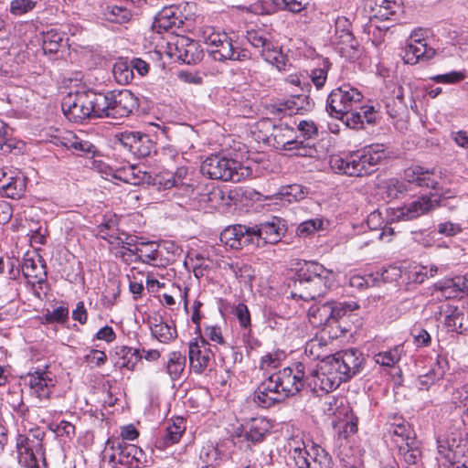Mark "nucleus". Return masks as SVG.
I'll list each match as a JSON object with an SVG mask.
<instances>
[{"mask_svg": "<svg viewBox=\"0 0 468 468\" xmlns=\"http://www.w3.org/2000/svg\"><path fill=\"white\" fill-rule=\"evenodd\" d=\"M305 367L299 362L269 376L254 393V401L267 409L296 395L307 384Z\"/></svg>", "mask_w": 468, "mask_h": 468, "instance_id": "obj_1", "label": "nucleus"}, {"mask_svg": "<svg viewBox=\"0 0 468 468\" xmlns=\"http://www.w3.org/2000/svg\"><path fill=\"white\" fill-rule=\"evenodd\" d=\"M387 155L383 144H370L344 155L331 156L330 166L341 175L364 176L374 172Z\"/></svg>", "mask_w": 468, "mask_h": 468, "instance_id": "obj_2", "label": "nucleus"}, {"mask_svg": "<svg viewBox=\"0 0 468 468\" xmlns=\"http://www.w3.org/2000/svg\"><path fill=\"white\" fill-rule=\"evenodd\" d=\"M297 275L298 291L292 292V296L304 301H314L325 295L335 280L332 270L314 261L304 262Z\"/></svg>", "mask_w": 468, "mask_h": 468, "instance_id": "obj_3", "label": "nucleus"}, {"mask_svg": "<svg viewBox=\"0 0 468 468\" xmlns=\"http://www.w3.org/2000/svg\"><path fill=\"white\" fill-rule=\"evenodd\" d=\"M61 107L69 121L82 122L86 119L101 118L106 104L101 92L86 90L69 93L63 98Z\"/></svg>", "mask_w": 468, "mask_h": 468, "instance_id": "obj_4", "label": "nucleus"}, {"mask_svg": "<svg viewBox=\"0 0 468 468\" xmlns=\"http://www.w3.org/2000/svg\"><path fill=\"white\" fill-rule=\"evenodd\" d=\"M405 179L400 181L398 178H389L382 183L388 198H399L409 191L408 184H415L419 186L437 188L438 181L432 171L425 169L422 166L410 167L405 170Z\"/></svg>", "mask_w": 468, "mask_h": 468, "instance_id": "obj_5", "label": "nucleus"}, {"mask_svg": "<svg viewBox=\"0 0 468 468\" xmlns=\"http://www.w3.org/2000/svg\"><path fill=\"white\" fill-rule=\"evenodd\" d=\"M363 95L349 84H344L331 91L327 98L326 111L330 116L344 120L345 115L357 110Z\"/></svg>", "mask_w": 468, "mask_h": 468, "instance_id": "obj_6", "label": "nucleus"}, {"mask_svg": "<svg viewBox=\"0 0 468 468\" xmlns=\"http://www.w3.org/2000/svg\"><path fill=\"white\" fill-rule=\"evenodd\" d=\"M240 169L234 159L220 154L207 157L200 167L201 173L208 178L232 182H239L243 176Z\"/></svg>", "mask_w": 468, "mask_h": 468, "instance_id": "obj_7", "label": "nucleus"}, {"mask_svg": "<svg viewBox=\"0 0 468 468\" xmlns=\"http://www.w3.org/2000/svg\"><path fill=\"white\" fill-rule=\"evenodd\" d=\"M16 449L19 463L27 468H48L42 437L30 438L24 434L16 437Z\"/></svg>", "mask_w": 468, "mask_h": 468, "instance_id": "obj_8", "label": "nucleus"}, {"mask_svg": "<svg viewBox=\"0 0 468 468\" xmlns=\"http://www.w3.org/2000/svg\"><path fill=\"white\" fill-rule=\"evenodd\" d=\"M202 38L207 45V52L214 60L225 61L241 58L227 33L209 27L203 31Z\"/></svg>", "mask_w": 468, "mask_h": 468, "instance_id": "obj_9", "label": "nucleus"}, {"mask_svg": "<svg viewBox=\"0 0 468 468\" xmlns=\"http://www.w3.org/2000/svg\"><path fill=\"white\" fill-rule=\"evenodd\" d=\"M101 96L106 104L101 118L127 117L138 107L137 98L128 90L101 93Z\"/></svg>", "mask_w": 468, "mask_h": 468, "instance_id": "obj_10", "label": "nucleus"}, {"mask_svg": "<svg viewBox=\"0 0 468 468\" xmlns=\"http://www.w3.org/2000/svg\"><path fill=\"white\" fill-rule=\"evenodd\" d=\"M332 43L342 57L354 59L358 56L359 43L355 37L352 23L346 16H337L335 20V33L331 37Z\"/></svg>", "mask_w": 468, "mask_h": 468, "instance_id": "obj_11", "label": "nucleus"}, {"mask_svg": "<svg viewBox=\"0 0 468 468\" xmlns=\"http://www.w3.org/2000/svg\"><path fill=\"white\" fill-rule=\"evenodd\" d=\"M307 385L315 393L319 391L328 393L337 388L344 379L329 359L320 363L316 369L306 377Z\"/></svg>", "mask_w": 468, "mask_h": 468, "instance_id": "obj_12", "label": "nucleus"}, {"mask_svg": "<svg viewBox=\"0 0 468 468\" xmlns=\"http://www.w3.org/2000/svg\"><path fill=\"white\" fill-rule=\"evenodd\" d=\"M356 303H346L338 302H326L323 304L314 303L308 310V319L314 327H321L331 321L336 322L344 316L346 311L356 309Z\"/></svg>", "mask_w": 468, "mask_h": 468, "instance_id": "obj_13", "label": "nucleus"}, {"mask_svg": "<svg viewBox=\"0 0 468 468\" xmlns=\"http://www.w3.org/2000/svg\"><path fill=\"white\" fill-rule=\"evenodd\" d=\"M250 229L252 245L256 247L278 243L286 231L283 221L278 217L250 227Z\"/></svg>", "mask_w": 468, "mask_h": 468, "instance_id": "obj_14", "label": "nucleus"}, {"mask_svg": "<svg viewBox=\"0 0 468 468\" xmlns=\"http://www.w3.org/2000/svg\"><path fill=\"white\" fill-rule=\"evenodd\" d=\"M332 365L339 371L344 381L349 380L358 374L364 364L363 354L355 348L339 351L328 358Z\"/></svg>", "mask_w": 468, "mask_h": 468, "instance_id": "obj_15", "label": "nucleus"}, {"mask_svg": "<svg viewBox=\"0 0 468 468\" xmlns=\"http://www.w3.org/2000/svg\"><path fill=\"white\" fill-rule=\"evenodd\" d=\"M274 145L278 149L286 151H295V154L300 156L311 155L313 149L294 138V131L287 125L274 126L271 133Z\"/></svg>", "mask_w": 468, "mask_h": 468, "instance_id": "obj_16", "label": "nucleus"}, {"mask_svg": "<svg viewBox=\"0 0 468 468\" xmlns=\"http://www.w3.org/2000/svg\"><path fill=\"white\" fill-rule=\"evenodd\" d=\"M209 344L203 338H194L188 343V356L190 367L196 374H202L212 358Z\"/></svg>", "mask_w": 468, "mask_h": 468, "instance_id": "obj_17", "label": "nucleus"}, {"mask_svg": "<svg viewBox=\"0 0 468 468\" xmlns=\"http://www.w3.org/2000/svg\"><path fill=\"white\" fill-rule=\"evenodd\" d=\"M440 199L437 195L421 196L411 202L405 204L399 209L398 218L404 220H411L424 215L437 207H439Z\"/></svg>", "mask_w": 468, "mask_h": 468, "instance_id": "obj_18", "label": "nucleus"}, {"mask_svg": "<svg viewBox=\"0 0 468 468\" xmlns=\"http://www.w3.org/2000/svg\"><path fill=\"white\" fill-rule=\"evenodd\" d=\"M169 54L186 64H195L199 60L201 53L196 41L186 37H176L174 42H169Z\"/></svg>", "mask_w": 468, "mask_h": 468, "instance_id": "obj_19", "label": "nucleus"}, {"mask_svg": "<svg viewBox=\"0 0 468 468\" xmlns=\"http://www.w3.org/2000/svg\"><path fill=\"white\" fill-rule=\"evenodd\" d=\"M25 384L29 387L30 394L39 400H48L55 386L53 378L45 371L28 373Z\"/></svg>", "mask_w": 468, "mask_h": 468, "instance_id": "obj_20", "label": "nucleus"}, {"mask_svg": "<svg viewBox=\"0 0 468 468\" xmlns=\"http://www.w3.org/2000/svg\"><path fill=\"white\" fill-rule=\"evenodd\" d=\"M241 432L237 433L238 437H243L247 442L255 445L264 441L270 433L271 424L264 418H253L241 425Z\"/></svg>", "mask_w": 468, "mask_h": 468, "instance_id": "obj_21", "label": "nucleus"}, {"mask_svg": "<svg viewBox=\"0 0 468 468\" xmlns=\"http://www.w3.org/2000/svg\"><path fill=\"white\" fill-rule=\"evenodd\" d=\"M435 54V49L428 47L424 40L411 38L404 48L403 59L405 63L414 65L420 61H429Z\"/></svg>", "mask_w": 468, "mask_h": 468, "instance_id": "obj_22", "label": "nucleus"}, {"mask_svg": "<svg viewBox=\"0 0 468 468\" xmlns=\"http://www.w3.org/2000/svg\"><path fill=\"white\" fill-rule=\"evenodd\" d=\"M250 227L245 225H234L225 229L220 234L221 241L232 249L252 245Z\"/></svg>", "mask_w": 468, "mask_h": 468, "instance_id": "obj_23", "label": "nucleus"}, {"mask_svg": "<svg viewBox=\"0 0 468 468\" xmlns=\"http://www.w3.org/2000/svg\"><path fill=\"white\" fill-rule=\"evenodd\" d=\"M181 15L176 6H165L157 13L153 23V28L157 33L163 31H172L179 28L183 25Z\"/></svg>", "mask_w": 468, "mask_h": 468, "instance_id": "obj_24", "label": "nucleus"}, {"mask_svg": "<svg viewBox=\"0 0 468 468\" xmlns=\"http://www.w3.org/2000/svg\"><path fill=\"white\" fill-rule=\"evenodd\" d=\"M389 438L399 448V445L409 442L413 443L416 434L409 422L403 419H398L397 421L390 423L387 431Z\"/></svg>", "mask_w": 468, "mask_h": 468, "instance_id": "obj_25", "label": "nucleus"}, {"mask_svg": "<svg viewBox=\"0 0 468 468\" xmlns=\"http://www.w3.org/2000/svg\"><path fill=\"white\" fill-rule=\"evenodd\" d=\"M113 357L116 367L133 370L136 364L143 358V355L137 348L121 346L115 347Z\"/></svg>", "mask_w": 468, "mask_h": 468, "instance_id": "obj_26", "label": "nucleus"}, {"mask_svg": "<svg viewBox=\"0 0 468 468\" xmlns=\"http://www.w3.org/2000/svg\"><path fill=\"white\" fill-rule=\"evenodd\" d=\"M23 274L27 278H33L38 283L43 282L47 278L46 264L39 255L24 258L22 265Z\"/></svg>", "mask_w": 468, "mask_h": 468, "instance_id": "obj_27", "label": "nucleus"}, {"mask_svg": "<svg viewBox=\"0 0 468 468\" xmlns=\"http://www.w3.org/2000/svg\"><path fill=\"white\" fill-rule=\"evenodd\" d=\"M137 251L140 261L153 265V266H164L166 264V261L163 259V256L159 250V245L154 241L140 242L138 243Z\"/></svg>", "mask_w": 468, "mask_h": 468, "instance_id": "obj_28", "label": "nucleus"}, {"mask_svg": "<svg viewBox=\"0 0 468 468\" xmlns=\"http://www.w3.org/2000/svg\"><path fill=\"white\" fill-rule=\"evenodd\" d=\"M25 190L26 178L20 175H10L1 185L0 193L6 197L18 199L24 195Z\"/></svg>", "mask_w": 468, "mask_h": 468, "instance_id": "obj_29", "label": "nucleus"}, {"mask_svg": "<svg viewBox=\"0 0 468 468\" xmlns=\"http://www.w3.org/2000/svg\"><path fill=\"white\" fill-rule=\"evenodd\" d=\"M304 352L311 359L320 360V363L333 356L330 355L327 341L318 337H314L306 343Z\"/></svg>", "mask_w": 468, "mask_h": 468, "instance_id": "obj_30", "label": "nucleus"}, {"mask_svg": "<svg viewBox=\"0 0 468 468\" xmlns=\"http://www.w3.org/2000/svg\"><path fill=\"white\" fill-rule=\"evenodd\" d=\"M117 218L115 215L105 217L103 221L98 225L97 234L104 239H107L111 245H115V239L123 238L124 232H120L118 228Z\"/></svg>", "mask_w": 468, "mask_h": 468, "instance_id": "obj_31", "label": "nucleus"}, {"mask_svg": "<svg viewBox=\"0 0 468 468\" xmlns=\"http://www.w3.org/2000/svg\"><path fill=\"white\" fill-rule=\"evenodd\" d=\"M186 363V357L179 351H173L168 354V359L165 364V372L171 380L181 378Z\"/></svg>", "mask_w": 468, "mask_h": 468, "instance_id": "obj_32", "label": "nucleus"}, {"mask_svg": "<svg viewBox=\"0 0 468 468\" xmlns=\"http://www.w3.org/2000/svg\"><path fill=\"white\" fill-rule=\"evenodd\" d=\"M137 238L135 236H132L129 234H123V238L115 239V245L122 246L126 249V254H121L120 259H122L126 263L137 262L140 261L139 259V250L138 243L136 241Z\"/></svg>", "mask_w": 468, "mask_h": 468, "instance_id": "obj_33", "label": "nucleus"}, {"mask_svg": "<svg viewBox=\"0 0 468 468\" xmlns=\"http://www.w3.org/2000/svg\"><path fill=\"white\" fill-rule=\"evenodd\" d=\"M101 14L107 21L116 24L127 23L133 16L130 9L126 6L117 5H106L102 6Z\"/></svg>", "mask_w": 468, "mask_h": 468, "instance_id": "obj_34", "label": "nucleus"}, {"mask_svg": "<svg viewBox=\"0 0 468 468\" xmlns=\"http://www.w3.org/2000/svg\"><path fill=\"white\" fill-rule=\"evenodd\" d=\"M63 146L68 149L73 150L80 155L94 154L96 147L90 142L81 139L76 134L69 133L61 141Z\"/></svg>", "mask_w": 468, "mask_h": 468, "instance_id": "obj_35", "label": "nucleus"}, {"mask_svg": "<svg viewBox=\"0 0 468 468\" xmlns=\"http://www.w3.org/2000/svg\"><path fill=\"white\" fill-rule=\"evenodd\" d=\"M67 45V39L63 33L56 30H48L43 36L42 48L45 53H57L61 48Z\"/></svg>", "mask_w": 468, "mask_h": 468, "instance_id": "obj_36", "label": "nucleus"}, {"mask_svg": "<svg viewBox=\"0 0 468 468\" xmlns=\"http://www.w3.org/2000/svg\"><path fill=\"white\" fill-rule=\"evenodd\" d=\"M452 402L454 404L455 409L459 410L458 414H461L462 421L464 425L468 424V383L463 385L461 388L453 391L452 396Z\"/></svg>", "mask_w": 468, "mask_h": 468, "instance_id": "obj_37", "label": "nucleus"}, {"mask_svg": "<svg viewBox=\"0 0 468 468\" xmlns=\"http://www.w3.org/2000/svg\"><path fill=\"white\" fill-rule=\"evenodd\" d=\"M185 430L186 427L184 425L183 420H181L178 423L174 422L169 424L165 428V431L159 441L160 447L165 448L178 442Z\"/></svg>", "mask_w": 468, "mask_h": 468, "instance_id": "obj_38", "label": "nucleus"}, {"mask_svg": "<svg viewBox=\"0 0 468 468\" xmlns=\"http://www.w3.org/2000/svg\"><path fill=\"white\" fill-rule=\"evenodd\" d=\"M111 446L112 449H116L119 452L118 463L121 464L132 465V457H136V452H141V449L134 444H128L126 442H118L115 446L114 442L108 440L106 442V448Z\"/></svg>", "mask_w": 468, "mask_h": 468, "instance_id": "obj_39", "label": "nucleus"}, {"mask_svg": "<svg viewBox=\"0 0 468 468\" xmlns=\"http://www.w3.org/2000/svg\"><path fill=\"white\" fill-rule=\"evenodd\" d=\"M309 463L308 468H332L331 456L318 445L311 446Z\"/></svg>", "mask_w": 468, "mask_h": 468, "instance_id": "obj_40", "label": "nucleus"}, {"mask_svg": "<svg viewBox=\"0 0 468 468\" xmlns=\"http://www.w3.org/2000/svg\"><path fill=\"white\" fill-rule=\"evenodd\" d=\"M261 56L268 63L275 66L278 69H284L285 59L280 48L275 47L271 41L265 44L263 49L260 50Z\"/></svg>", "mask_w": 468, "mask_h": 468, "instance_id": "obj_41", "label": "nucleus"}, {"mask_svg": "<svg viewBox=\"0 0 468 468\" xmlns=\"http://www.w3.org/2000/svg\"><path fill=\"white\" fill-rule=\"evenodd\" d=\"M151 334L159 342L167 344L176 337V329L173 325L160 322L151 326Z\"/></svg>", "mask_w": 468, "mask_h": 468, "instance_id": "obj_42", "label": "nucleus"}, {"mask_svg": "<svg viewBox=\"0 0 468 468\" xmlns=\"http://www.w3.org/2000/svg\"><path fill=\"white\" fill-rule=\"evenodd\" d=\"M112 74L115 80L122 85H126L133 79V72L131 64L126 60H118L112 68Z\"/></svg>", "mask_w": 468, "mask_h": 468, "instance_id": "obj_43", "label": "nucleus"}, {"mask_svg": "<svg viewBox=\"0 0 468 468\" xmlns=\"http://www.w3.org/2000/svg\"><path fill=\"white\" fill-rule=\"evenodd\" d=\"M285 105L291 113L297 114L310 111L313 108L314 103L308 96L301 94L292 96L285 102Z\"/></svg>", "mask_w": 468, "mask_h": 468, "instance_id": "obj_44", "label": "nucleus"}, {"mask_svg": "<svg viewBox=\"0 0 468 468\" xmlns=\"http://www.w3.org/2000/svg\"><path fill=\"white\" fill-rule=\"evenodd\" d=\"M399 452L408 464H416L420 460L421 452L416 439L413 443L409 441L399 445Z\"/></svg>", "mask_w": 468, "mask_h": 468, "instance_id": "obj_45", "label": "nucleus"}, {"mask_svg": "<svg viewBox=\"0 0 468 468\" xmlns=\"http://www.w3.org/2000/svg\"><path fill=\"white\" fill-rule=\"evenodd\" d=\"M442 363L445 361L437 360L435 366L426 374L420 376L419 381L422 388H428L435 381L441 379L444 375V367Z\"/></svg>", "mask_w": 468, "mask_h": 468, "instance_id": "obj_46", "label": "nucleus"}, {"mask_svg": "<svg viewBox=\"0 0 468 468\" xmlns=\"http://www.w3.org/2000/svg\"><path fill=\"white\" fill-rule=\"evenodd\" d=\"M330 67V61L325 58L323 60L322 65L319 68L311 70L310 79L317 90H320L324 86Z\"/></svg>", "mask_w": 468, "mask_h": 468, "instance_id": "obj_47", "label": "nucleus"}, {"mask_svg": "<svg viewBox=\"0 0 468 468\" xmlns=\"http://www.w3.org/2000/svg\"><path fill=\"white\" fill-rule=\"evenodd\" d=\"M120 173V176H115L116 178L134 186L141 184L145 177V173L138 170L137 167L133 165L129 166Z\"/></svg>", "mask_w": 468, "mask_h": 468, "instance_id": "obj_48", "label": "nucleus"}, {"mask_svg": "<svg viewBox=\"0 0 468 468\" xmlns=\"http://www.w3.org/2000/svg\"><path fill=\"white\" fill-rule=\"evenodd\" d=\"M230 270L234 273L237 279L239 282L248 283L250 282L254 278V271L252 270L250 265L246 263H232L230 265Z\"/></svg>", "mask_w": 468, "mask_h": 468, "instance_id": "obj_49", "label": "nucleus"}, {"mask_svg": "<svg viewBox=\"0 0 468 468\" xmlns=\"http://www.w3.org/2000/svg\"><path fill=\"white\" fill-rule=\"evenodd\" d=\"M142 133L135 131H124L116 133L114 135L115 140L120 143L129 152L132 151L140 138Z\"/></svg>", "mask_w": 468, "mask_h": 468, "instance_id": "obj_50", "label": "nucleus"}, {"mask_svg": "<svg viewBox=\"0 0 468 468\" xmlns=\"http://www.w3.org/2000/svg\"><path fill=\"white\" fill-rule=\"evenodd\" d=\"M401 352L402 348L396 346L392 350L378 354L376 356V361L382 366L392 367L399 361Z\"/></svg>", "mask_w": 468, "mask_h": 468, "instance_id": "obj_51", "label": "nucleus"}, {"mask_svg": "<svg viewBox=\"0 0 468 468\" xmlns=\"http://www.w3.org/2000/svg\"><path fill=\"white\" fill-rule=\"evenodd\" d=\"M153 148V142L147 134L141 133L140 138L131 153L137 157H146L151 154Z\"/></svg>", "mask_w": 468, "mask_h": 468, "instance_id": "obj_52", "label": "nucleus"}, {"mask_svg": "<svg viewBox=\"0 0 468 468\" xmlns=\"http://www.w3.org/2000/svg\"><path fill=\"white\" fill-rule=\"evenodd\" d=\"M13 133H9L6 139L0 144V150L4 154H19L25 149V143L21 140L13 137Z\"/></svg>", "mask_w": 468, "mask_h": 468, "instance_id": "obj_53", "label": "nucleus"}, {"mask_svg": "<svg viewBox=\"0 0 468 468\" xmlns=\"http://www.w3.org/2000/svg\"><path fill=\"white\" fill-rule=\"evenodd\" d=\"M69 309L65 306H58L55 308L53 311H47L44 314L43 318L46 323H58L64 324L69 320Z\"/></svg>", "mask_w": 468, "mask_h": 468, "instance_id": "obj_54", "label": "nucleus"}, {"mask_svg": "<svg viewBox=\"0 0 468 468\" xmlns=\"http://www.w3.org/2000/svg\"><path fill=\"white\" fill-rule=\"evenodd\" d=\"M37 0H13L10 3V13L14 16H22L33 10Z\"/></svg>", "mask_w": 468, "mask_h": 468, "instance_id": "obj_55", "label": "nucleus"}, {"mask_svg": "<svg viewBox=\"0 0 468 468\" xmlns=\"http://www.w3.org/2000/svg\"><path fill=\"white\" fill-rule=\"evenodd\" d=\"M400 8V5L398 2L393 0H387V4H385L381 8H376V14H373V16L378 18L380 20H388L390 19L391 16L395 15Z\"/></svg>", "mask_w": 468, "mask_h": 468, "instance_id": "obj_56", "label": "nucleus"}, {"mask_svg": "<svg viewBox=\"0 0 468 468\" xmlns=\"http://www.w3.org/2000/svg\"><path fill=\"white\" fill-rule=\"evenodd\" d=\"M49 430L55 432L58 436L71 439L75 435V426L67 420H61L58 423H51Z\"/></svg>", "mask_w": 468, "mask_h": 468, "instance_id": "obj_57", "label": "nucleus"}, {"mask_svg": "<svg viewBox=\"0 0 468 468\" xmlns=\"http://www.w3.org/2000/svg\"><path fill=\"white\" fill-rule=\"evenodd\" d=\"M323 220L320 218H313L302 222L297 228V234L302 237H306L316 230L322 229Z\"/></svg>", "mask_w": 468, "mask_h": 468, "instance_id": "obj_58", "label": "nucleus"}, {"mask_svg": "<svg viewBox=\"0 0 468 468\" xmlns=\"http://www.w3.org/2000/svg\"><path fill=\"white\" fill-rule=\"evenodd\" d=\"M247 40L249 43L258 51L263 49L265 44L269 43L271 40L268 39L263 31L260 30H250L247 32Z\"/></svg>", "mask_w": 468, "mask_h": 468, "instance_id": "obj_59", "label": "nucleus"}, {"mask_svg": "<svg viewBox=\"0 0 468 468\" xmlns=\"http://www.w3.org/2000/svg\"><path fill=\"white\" fill-rule=\"evenodd\" d=\"M448 323L450 325L457 327L459 333L468 332V311L466 313H454L448 316Z\"/></svg>", "mask_w": 468, "mask_h": 468, "instance_id": "obj_60", "label": "nucleus"}, {"mask_svg": "<svg viewBox=\"0 0 468 468\" xmlns=\"http://www.w3.org/2000/svg\"><path fill=\"white\" fill-rule=\"evenodd\" d=\"M292 456L298 468H308L310 465V449L296 447L292 450Z\"/></svg>", "mask_w": 468, "mask_h": 468, "instance_id": "obj_61", "label": "nucleus"}, {"mask_svg": "<svg viewBox=\"0 0 468 468\" xmlns=\"http://www.w3.org/2000/svg\"><path fill=\"white\" fill-rule=\"evenodd\" d=\"M282 356H283V354L279 352L269 353L263 356L261 360V367L265 370L278 367L280 366Z\"/></svg>", "mask_w": 468, "mask_h": 468, "instance_id": "obj_62", "label": "nucleus"}, {"mask_svg": "<svg viewBox=\"0 0 468 468\" xmlns=\"http://www.w3.org/2000/svg\"><path fill=\"white\" fill-rule=\"evenodd\" d=\"M87 364L101 367L107 360L105 352L98 349H91L84 357Z\"/></svg>", "mask_w": 468, "mask_h": 468, "instance_id": "obj_63", "label": "nucleus"}, {"mask_svg": "<svg viewBox=\"0 0 468 468\" xmlns=\"http://www.w3.org/2000/svg\"><path fill=\"white\" fill-rule=\"evenodd\" d=\"M239 324L243 328H248L250 325V314L246 304L240 303L235 307L234 311Z\"/></svg>", "mask_w": 468, "mask_h": 468, "instance_id": "obj_64", "label": "nucleus"}]
</instances>
